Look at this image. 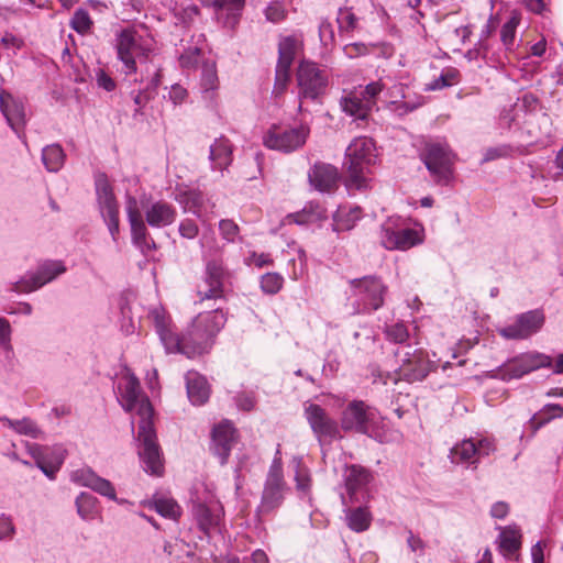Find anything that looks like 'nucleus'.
<instances>
[{
  "label": "nucleus",
  "instance_id": "20",
  "mask_svg": "<svg viewBox=\"0 0 563 563\" xmlns=\"http://www.w3.org/2000/svg\"><path fill=\"white\" fill-rule=\"evenodd\" d=\"M36 466L49 478L55 479L56 473L60 470L66 451L62 446H42L34 444L30 448Z\"/></svg>",
  "mask_w": 563,
  "mask_h": 563
},
{
  "label": "nucleus",
  "instance_id": "24",
  "mask_svg": "<svg viewBox=\"0 0 563 563\" xmlns=\"http://www.w3.org/2000/svg\"><path fill=\"white\" fill-rule=\"evenodd\" d=\"M0 110L9 126L19 134L25 126V108L22 100L13 97L10 92L0 91Z\"/></svg>",
  "mask_w": 563,
  "mask_h": 563
},
{
  "label": "nucleus",
  "instance_id": "53",
  "mask_svg": "<svg viewBox=\"0 0 563 563\" xmlns=\"http://www.w3.org/2000/svg\"><path fill=\"white\" fill-rule=\"evenodd\" d=\"M406 86L404 84H394L390 87L385 85V90L382 92V101L387 104V107L393 103L398 102L399 99L406 98Z\"/></svg>",
  "mask_w": 563,
  "mask_h": 563
},
{
  "label": "nucleus",
  "instance_id": "39",
  "mask_svg": "<svg viewBox=\"0 0 563 563\" xmlns=\"http://www.w3.org/2000/svg\"><path fill=\"white\" fill-rule=\"evenodd\" d=\"M500 549L506 554L516 553L521 547L520 529L514 525L503 528L499 534Z\"/></svg>",
  "mask_w": 563,
  "mask_h": 563
},
{
  "label": "nucleus",
  "instance_id": "56",
  "mask_svg": "<svg viewBox=\"0 0 563 563\" xmlns=\"http://www.w3.org/2000/svg\"><path fill=\"white\" fill-rule=\"evenodd\" d=\"M178 233L184 239L194 240L199 234V227L195 220L185 218L179 222Z\"/></svg>",
  "mask_w": 563,
  "mask_h": 563
},
{
  "label": "nucleus",
  "instance_id": "19",
  "mask_svg": "<svg viewBox=\"0 0 563 563\" xmlns=\"http://www.w3.org/2000/svg\"><path fill=\"white\" fill-rule=\"evenodd\" d=\"M297 51V40L294 36L282 37L278 43V60L275 70L274 92L283 93L290 80V68Z\"/></svg>",
  "mask_w": 563,
  "mask_h": 563
},
{
  "label": "nucleus",
  "instance_id": "3",
  "mask_svg": "<svg viewBox=\"0 0 563 563\" xmlns=\"http://www.w3.org/2000/svg\"><path fill=\"white\" fill-rule=\"evenodd\" d=\"M125 211L132 242L143 253L156 250V244L150 235L146 224L151 228L163 229L173 224L177 218V210L172 203L157 200L145 209V220H143L139 201L132 195L125 196Z\"/></svg>",
  "mask_w": 563,
  "mask_h": 563
},
{
  "label": "nucleus",
  "instance_id": "29",
  "mask_svg": "<svg viewBox=\"0 0 563 563\" xmlns=\"http://www.w3.org/2000/svg\"><path fill=\"white\" fill-rule=\"evenodd\" d=\"M222 511V506L219 504L207 505L200 501H195L191 508L192 516L199 529L206 534L219 528Z\"/></svg>",
  "mask_w": 563,
  "mask_h": 563
},
{
  "label": "nucleus",
  "instance_id": "32",
  "mask_svg": "<svg viewBox=\"0 0 563 563\" xmlns=\"http://www.w3.org/2000/svg\"><path fill=\"white\" fill-rule=\"evenodd\" d=\"M209 161L212 170L223 172L233 161V145L225 136H220L213 141L209 148Z\"/></svg>",
  "mask_w": 563,
  "mask_h": 563
},
{
  "label": "nucleus",
  "instance_id": "62",
  "mask_svg": "<svg viewBox=\"0 0 563 563\" xmlns=\"http://www.w3.org/2000/svg\"><path fill=\"white\" fill-rule=\"evenodd\" d=\"M343 51L349 58H356L367 55L369 53V47L364 43H351L345 45Z\"/></svg>",
  "mask_w": 563,
  "mask_h": 563
},
{
  "label": "nucleus",
  "instance_id": "40",
  "mask_svg": "<svg viewBox=\"0 0 563 563\" xmlns=\"http://www.w3.org/2000/svg\"><path fill=\"white\" fill-rule=\"evenodd\" d=\"M360 218L361 209L357 207L349 213H345L344 209H339L333 216L332 230L336 233L352 230Z\"/></svg>",
  "mask_w": 563,
  "mask_h": 563
},
{
  "label": "nucleus",
  "instance_id": "37",
  "mask_svg": "<svg viewBox=\"0 0 563 563\" xmlns=\"http://www.w3.org/2000/svg\"><path fill=\"white\" fill-rule=\"evenodd\" d=\"M372 521V516L366 507H356L347 509L346 523L347 527L355 532L366 531Z\"/></svg>",
  "mask_w": 563,
  "mask_h": 563
},
{
  "label": "nucleus",
  "instance_id": "51",
  "mask_svg": "<svg viewBox=\"0 0 563 563\" xmlns=\"http://www.w3.org/2000/svg\"><path fill=\"white\" fill-rule=\"evenodd\" d=\"M70 26L77 33H87L92 26V21L90 19L88 11L81 8L77 9L71 18Z\"/></svg>",
  "mask_w": 563,
  "mask_h": 563
},
{
  "label": "nucleus",
  "instance_id": "6",
  "mask_svg": "<svg viewBox=\"0 0 563 563\" xmlns=\"http://www.w3.org/2000/svg\"><path fill=\"white\" fill-rule=\"evenodd\" d=\"M114 48L118 60L121 62V71L125 78L137 75V63L140 68L146 65V62H153L152 40L143 36L133 29H123L115 34Z\"/></svg>",
  "mask_w": 563,
  "mask_h": 563
},
{
  "label": "nucleus",
  "instance_id": "18",
  "mask_svg": "<svg viewBox=\"0 0 563 563\" xmlns=\"http://www.w3.org/2000/svg\"><path fill=\"white\" fill-rule=\"evenodd\" d=\"M544 324L541 310H530L516 316L515 321L499 329V334L507 340H525L538 333Z\"/></svg>",
  "mask_w": 563,
  "mask_h": 563
},
{
  "label": "nucleus",
  "instance_id": "25",
  "mask_svg": "<svg viewBox=\"0 0 563 563\" xmlns=\"http://www.w3.org/2000/svg\"><path fill=\"white\" fill-rule=\"evenodd\" d=\"M310 185L321 192H330L338 187L339 173L331 164L317 162L308 172Z\"/></svg>",
  "mask_w": 563,
  "mask_h": 563
},
{
  "label": "nucleus",
  "instance_id": "43",
  "mask_svg": "<svg viewBox=\"0 0 563 563\" xmlns=\"http://www.w3.org/2000/svg\"><path fill=\"white\" fill-rule=\"evenodd\" d=\"M521 110L515 107L504 108L498 117L497 125L501 131H517L520 129Z\"/></svg>",
  "mask_w": 563,
  "mask_h": 563
},
{
  "label": "nucleus",
  "instance_id": "4",
  "mask_svg": "<svg viewBox=\"0 0 563 563\" xmlns=\"http://www.w3.org/2000/svg\"><path fill=\"white\" fill-rule=\"evenodd\" d=\"M340 430L364 434L379 443L391 441V433L383 417L363 400H352L343 408Z\"/></svg>",
  "mask_w": 563,
  "mask_h": 563
},
{
  "label": "nucleus",
  "instance_id": "58",
  "mask_svg": "<svg viewBox=\"0 0 563 563\" xmlns=\"http://www.w3.org/2000/svg\"><path fill=\"white\" fill-rule=\"evenodd\" d=\"M265 16L268 21L273 23H279L286 18V10L284 9L283 4L279 2H272L266 9H265Z\"/></svg>",
  "mask_w": 563,
  "mask_h": 563
},
{
  "label": "nucleus",
  "instance_id": "8",
  "mask_svg": "<svg viewBox=\"0 0 563 563\" xmlns=\"http://www.w3.org/2000/svg\"><path fill=\"white\" fill-rule=\"evenodd\" d=\"M310 135V126L306 122L297 125L273 124L263 135V144L274 151L289 154L300 150Z\"/></svg>",
  "mask_w": 563,
  "mask_h": 563
},
{
  "label": "nucleus",
  "instance_id": "1",
  "mask_svg": "<svg viewBox=\"0 0 563 563\" xmlns=\"http://www.w3.org/2000/svg\"><path fill=\"white\" fill-rule=\"evenodd\" d=\"M148 319L166 353H180L189 358L208 353L214 338L227 322L224 311L218 307L212 311L199 313L186 332L179 335L165 308H152L148 311Z\"/></svg>",
  "mask_w": 563,
  "mask_h": 563
},
{
  "label": "nucleus",
  "instance_id": "59",
  "mask_svg": "<svg viewBox=\"0 0 563 563\" xmlns=\"http://www.w3.org/2000/svg\"><path fill=\"white\" fill-rule=\"evenodd\" d=\"M319 36L320 41L324 46H328L334 42V30L333 25L329 20H322L319 24Z\"/></svg>",
  "mask_w": 563,
  "mask_h": 563
},
{
  "label": "nucleus",
  "instance_id": "45",
  "mask_svg": "<svg viewBox=\"0 0 563 563\" xmlns=\"http://www.w3.org/2000/svg\"><path fill=\"white\" fill-rule=\"evenodd\" d=\"M295 222L298 224H306L311 222H318L327 219V210L320 203H310L305 207L300 213H296Z\"/></svg>",
  "mask_w": 563,
  "mask_h": 563
},
{
  "label": "nucleus",
  "instance_id": "28",
  "mask_svg": "<svg viewBox=\"0 0 563 563\" xmlns=\"http://www.w3.org/2000/svg\"><path fill=\"white\" fill-rule=\"evenodd\" d=\"M286 483L265 482L260 505L255 514L260 520L275 512L284 503Z\"/></svg>",
  "mask_w": 563,
  "mask_h": 563
},
{
  "label": "nucleus",
  "instance_id": "9",
  "mask_svg": "<svg viewBox=\"0 0 563 563\" xmlns=\"http://www.w3.org/2000/svg\"><path fill=\"white\" fill-rule=\"evenodd\" d=\"M95 190L100 216L113 242H117L120 233V206L106 173L95 175Z\"/></svg>",
  "mask_w": 563,
  "mask_h": 563
},
{
  "label": "nucleus",
  "instance_id": "22",
  "mask_svg": "<svg viewBox=\"0 0 563 563\" xmlns=\"http://www.w3.org/2000/svg\"><path fill=\"white\" fill-rule=\"evenodd\" d=\"M71 482L85 486L111 500H117V493L113 484L99 476L91 467H81L70 475Z\"/></svg>",
  "mask_w": 563,
  "mask_h": 563
},
{
  "label": "nucleus",
  "instance_id": "60",
  "mask_svg": "<svg viewBox=\"0 0 563 563\" xmlns=\"http://www.w3.org/2000/svg\"><path fill=\"white\" fill-rule=\"evenodd\" d=\"M96 81L99 88L108 92L113 91L117 87L114 79L102 68L96 70Z\"/></svg>",
  "mask_w": 563,
  "mask_h": 563
},
{
  "label": "nucleus",
  "instance_id": "33",
  "mask_svg": "<svg viewBox=\"0 0 563 563\" xmlns=\"http://www.w3.org/2000/svg\"><path fill=\"white\" fill-rule=\"evenodd\" d=\"M187 395L195 406L206 404L210 397V389L207 379L197 372L189 371L186 376Z\"/></svg>",
  "mask_w": 563,
  "mask_h": 563
},
{
  "label": "nucleus",
  "instance_id": "30",
  "mask_svg": "<svg viewBox=\"0 0 563 563\" xmlns=\"http://www.w3.org/2000/svg\"><path fill=\"white\" fill-rule=\"evenodd\" d=\"M246 0H216L212 8L216 10L219 23L223 27L234 31L241 21Z\"/></svg>",
  "mask_w": 563,
  "mask_h": 563
},
{
  "label": "nucleus",
  "instance_id": "23",
  "mask_svg": "<svg viewBox=\"0 0 563 563\" xmlns=\"http://www.w3.org/2000/svg\"><path fill=\"white\" fill-rule=\"evenodd\" d=\"M235 433L236 430L228 421L219 423L212 430L210 450L219 457L222 465L228 462L232 446L235 443Z\"/></svg>",
  "mask_w": 563,
  "mask_h": 563
},
{
  "label": "nucleus",
  "instance_id": "64",
  "mask_svg": "<svg viewBox=\"0 0 563 563\" xmlns=\"http://www.w3.org/2000/svg\"><path fill=\"white\" fill-rule=\"evenodd\" d=\"M407 544L412 552H418L419 555L424 554L426 542L419 536L413 534L411 530L408 531Z\"/></svg>",
  "mask_w": 563,
  "mask_h": 563
},
{
  "label": "nucleus",
  "instance_id": "41",
  "mask_svg": "<svg viewBox=\"0 0 563 563\" xmlns=\"http://www.w3.org/2000/svg\"><path fill=\"white\" fill-rule=\"evenodd\" d=\"M342 108L345 113L354 117L356 120L366 121L372 108L360 96L344 98Z\"/></svg>",
  "mask_w": 563,
  "mask_h": 563
},
{
  "label": "nucleus",
  "instance_id": "47",
  "mask_svg": "<svg viewBox=\"0 0 563 563\" xmlns=\"http://www.w3.org/2000/svg\"><path fill=\"white\" fill-rule=\"evenodd\" d=\"M522 153L520 147H515L510 144H500L485 148L481 164H486L499 158L512 157L515 153Z\"/></svg>",
  "mask_w": 563,
  "mask_h": 563
},
{
  "label": "nucleus",
  "instance_id": "17",
  "mask_svg": "<svg viewBox=\"0 0 563 563\" xmlns=\"http://www.w3.org/2000/svg\"><path fill=\"white\" fill-rule=\"evenodd\" d=\"M495 450L496 445L493 439L482 438L475 440L470 438L456 443L451 449L450 459L452 463L466 464L476 468L481 459L488 456Z\"/></svg>",
  "mask_w": 563,
  "mask_h": 563
},
{
  "label": "nucleus",
  "instance_id": "34",
  "mask_svg": "<svg viewBox=\"0 0 563 563\" xmlns=\"http://www.w3.org/2000/svg\"><path fill=\"white\" fill-rule=\"evenodd\" d=\"M218 85L219 80L216 66L212 64H205L201 71L200 89L202 98L209 106H211L214 101Z\"/></svg>",
  "mask_w": 563,
  "mask_h": 563
},
{
  "label": "nucleus",
  "instance_id": "63",
  "mask_svg": "<svg viewBox=\"0 0 563 563\" xmlns=\"http://www.w3.org/2000/svg\"><path fill=\"white\" fill-rule=\"evenodd\" d=\"M246 264L254 265L258 268H262L265 266L273 265V260L271 258L269 254H265V253L258 254L256 252H253L246 258Z\"/></svg>",
  "mask_w": 563,
  "mask_h": 563
},
{
  "label": "nucleus",
  "instance_id": "55",
  "mask_svg": "<svg viewBox=\"0 0 563 563\" xmlns=\"http://www.w3.org/2000/svg\"><path fill=\"white\" fill-rule=\"evenodd\" d=\"M219 231L223 240L234 243L239 239L240 228L231 219H222L219 222Z\"/></svg>",
  "mask_w": 563,
  "mask_h": 563
},
{
  "label": "nucleus",
  "instance_id": "54",
  "mask_svg": "<svg viewBox=\"0 0 563 563\" xmlns=\"http://www.w3.org/2000/svg\"><path fill=\"white\" fill-rule=\"evenodd\" d=\"M341 32H351L357 25V18L350 8H340L336 18Z\"/></svg>",
  "mask_w": 563,
  "mask_h": 563
},
{
  "label": "nucleus",
  "instance_id": "31",
  "mask_svg": "<svg viewBox=\"0 0 563 563\" xmlns=\"http://www.w3.org/2000/svg\"><path fill=\"white\" fill-rule=\"evenodd\" d=\"M175 200L183 207L185 212H190L198 219L203 220L207 212V203L209 199L201 190H178Z\"/></svg>",
  "mask_w": 563,
  "mask_h": 563
},
{
  "label": "nucleus",
  "instance_id": "61",
  "mask_svg": "<svg viewBox=\"0 0 563 563\" xmlns=\"http://www.w3.org/2000/svg\"><path fill=\"white\" fill-rule=\"evenodd\" d=\"M265 482L286 483L284 479L282 461L279 457H275L273 460Z\"/></svg>",
  "mask_w": 563,
  "mask_h": 563
},
{
  "label": "nucleus",
  "instance_id": "57",
  "mask_svg": "<svg viewBox=\"0 0 563 563\" xmlns=\"http://www.w3.org/2000/svg\"><path fill=\"white\" fill-rule=\"evenodd\" d=\"M130 96L135 104L133 118L136 119L139 115H143V109L153 99H151L141 88L133 89L130 92Z\"/></svg>",
  "mask_w": 563,
  "mask_h": 563
},
{
  "label": "nucleus",
  "instance_id": "35",
  "mask_svg": "<svg viewBox=\"0 0 563 563\" xmlns=\"http://www.w3.org/2000/svg\"><path fill=\"white\" fill-rule=\"evenodd\" d=\"M563 417V406L559 404H547L529 420L533 433L556 418Z\"/></svg>",
  "mask_w": 563,
  "mask_h": 563
},
{
  "label": "nucleus",
  "instance_id": "38",
  "mask_svg": "<svg viewBox=\"0 0 563 563\" xmlns=\"http://www.w3.org/2000/svg\"><path fill=\"white\" fill-rule=\"evenodd\" d=\"M0 422H3L4 426L14 430L16 433L27 435L33 439H38L42 434V430L30 418L12 420V419L3 416V417H0Z\"/></svg>",
  "mask_w": 563,
  "mask_h": 563
},
{
  "label": "nucleus",
  "instance_id": "50",
  "mask_svg": "<svg viewBox=\"0 0 563 563\" xmlns=\"http://www.w3.org/2000/svg\"><path fill=\"white\" fill-rule=\"evenodd\" d=\"M385 334L388 341L397 344H402L409 339L408 327L404 322H396L387 325Z\"/></svg>",
  "mask_w": 563,
  "mask_h": 563
},
{
  "label": "nucleus",
  "instance_id": "48",
  "mask_svg": "<svg viewBox=\"0 0 563 563\" xmlns=\"http://www.w3.org/2000/svg\"><path fill=\"white\" fill-rule=\"evenodd\" d=\"M384 90L385 82L383 80L372 81L360 91V97L373 109L377 100H382V92Z\"/></svg>",
  "mask_w": 563,
  "mask_h": 563
},
{
  "label": "nucleus",
  "instance_id": "52",
  "mask_svg": "<svg viewBox=\"0 0 563 563\" xmlns=\"http://www.w3.org/2000/svg\"><path fill=\"white\" fill-rule=\"evenodd\" d=\"M519 24L517 16H511L500 30V38L507 49H511L516 40V29Z\"/></svg>",
  "mask_w": 563,
  "mask_h": 563
},
{
  "label": "nucleus",
  "instance_id": "21",
  "mask_svg": "<svg viewBox=\"0 0 563 563\" xmlns=\"http://www.w3.org/2000/svg\"><path fill=\"white\" fill-rule=\"evenodd\" d=\"M224 267L219 261H209L206 265L203 284L198 289L201 300L223 297Z\"/></svg>",
  "mask_w": 563,
  "mask_h": 563
},
{
  "label": "nucleus",
  "instance_id": "12",
  "mask_svg": "<svg viewBox=\"0 0 563 563\" xmlns=\"http://www.w3.org/2000/svg\"><path fill=\"white\" fill-rule=\"evenodd\" d=\"M297 81L299 88V111H302L303 100L321 102L327 92L329 77L324 69H321L316 63L302 60L297 70Z\"/></svg>",
  "mask_w": 563,
  "mask_h": 563
},
{
  "label": "nucleus",
  "instance_id": "2",
  "mask_svg": "<svg viewBox=\"0 0 563 563\" xmlns=\"http://www.w3.org/2000/svg\"><path fill=\"white\" fill-rule=\"evenodd\" d=\"M115 393L122 408L126 412L135 411L139 416L136 441L144 471L152 475H162V453L153 424L154 409L139 378L130 372L122 375L117 383Z\"/></svg>",
  "mask_w": 563,
  "mask_h": 563
},
{
  "label": "nucleus",
  "instance_id": "16",
  "mask_svg": "<svg viewBox=\"0 0 563 563\" xmlns=\"http://www.w3.org/2000/svg\"><path fill=\"white\" fill-rule=\"evenodd\" d=\"M303 415L320 445L341 438L339 422L320 405L306 404Z\"/></svg>",
  "mask_w": 563,
  "mask_h": 563
},
{
  "label": "nucleus",
  "instance_id": "42",
  "mask_svg": "<svg viewBox=\"0 0 563 563\" xmlns=\"http://www.w3.org/2000/svg\"><path fill=\"white\" fill-rule=\"evenodd\" d=\"M151 504L153 509L165 518L177 519L181 515L180 506L173 498L155 496Z\"/></svg>",
  "mask_w": 563,
  "mask_h": 563
},
{
  "label": "nucleus",
  "instance_id": "27",
  "mask_svg": "<svg viewBox=\"0 0 563 563\" xmlns=\"http://www.w3.org/2000/svg\"><path fill=\"white\" fill-rule=\"evenodd\" d=\"M343 477L346 493L352 501H358L357 494L365 492L373 481L371 471L357 464L346 465Z\"/></svg>",
  "mask_w": 563,
  "mask_h": 563
},
{
  "label": "nucleus",
  "instance_id": "7",
  "mask_svg": "<svg viewBox=\"0 0 563 563\" xmlns=\"http://www.w3.org/2000/svg\"><path fill=\"white\" fill-rule=\"evenodd\" d=\"M349 301L354 313H371L384 306L387 285L376 275H367L349 282Z\"/></svg>",
  "mask_w": 563,
  "mask_h": 563
},
{
  "label": "nucleus",
  "instance_id": "36",
  "mask_svg": "<svg viewBox=\"0 0 563 563\" xmlns=\"http://www.w3.org/2000/svg\"><path fill=\"white\" fill-rule=\"evenodd\" d=\"M65 158V152L57 143L47 145L42 150V162L49 173H57L64 166Z\"/></svg>",
  "mask_w": 563,
  "mask_h": 563
},
{
  "label": "nucleus",
  "instance_id": "11",
  "mask_svg": "<svg viewBox=\"0 0 563 563\" xmlns=\"http://www.w3.org/2000/svg\"><path fill=\"white\" fill-rule=\"evenodd\" d=\"M551 366V356L539 352H528L508 360L496 369L490 371L488 376L509 382L511 379H519L539 368H549Z\"/></svg>",
  "mask_w": 563,
  "mask_h": 563
},
{
  "label": "nucleus",
  "instance_id": "46",
  "mask_svg": "<svg viewBox=\"0 0 563 563\" xmlns=\"http://www.w3.org/2000/svg\"><path fill=\"white\" fill-rule=\"evenodd\" d=\"M461 74L454 67H449L442 70L441 75L433 81L428 84L427 90L434 91L441 90L460 82Z\"/></svg>",
  "mask_w": 563,
  "mask_h": 563
},
{
  "label": "nucleus",
  "instance_id": "15",
  "mask_svg": "<svg viewBox=\"0 0 563 563\" xmlns=\"http://www.w3.org/2000/svg\"><path fill=\"white\" fill-rule=\"evenodd\" d=\"M421 159L437 183H449L454 154L446 144L428 143L421 153Z\"/></svg>",
  "mask_w": 563,
  "mask_h": 563
},
{
  "label": "nucleus",
  "instance_id": "44",
  "mask_svg": "<svg viewBox=\"0 0 563 563\" xmlns=\"http://www.w3.org/2000/svg\"><path fill=\"white\" fill-rule=\"evenodd\" d=\"M97 503L98 499L93 495L81 492L75 500L80 518L84 520L92 519L97 512Z\"/></svg>",
  "mask_w": 563,
  "mask_h": 563
},
{
  "label": "nucleus",
  "instance_id": "14",
  "mask_svg": "<svg viewBox=\"0 0 563 563\" xmlns=\"http://www.w3.org/2000/svg\"><path fill=\"white\" fill-rule=\"evenodd\" d=\"M66 271L67 268L63 261L45 260L38 264L36 272H29L19 280L11 283L10 291L18 294L34 291L53 282L66 273Z\"/></svg>",
  "mask_w": 563,
  "mask_h": 563
},
{
  "label": "nucleus",
  "instance_id": "5",
  "mask_svg": "<svg viewBox=\"0 0 563 563\" xmlns=\"http://www.w3.org/2000/svg\"><path fill=\"white\" fill-rule=\"evenodd\" d=\"M376 158L375 143L371 137L361 136L351 142L344 159L347 189L364 190L369 187L371 178L367 173L376 163Z\"/></svg>",
  "mask_w": 563,
  "mask_h": 563
},
{
  "label": "nucleus",
  "instance_id": "26",
  "mask_svg": "<svg viewBox=\"0 0 563 563\" xmlns=\"http://www.w3.org/2000/svg\"><path fill=\"white\" fill-rule=\"evenodd\" d=\"M130 79L134 84H140V87L151 99H155L158 95V88L163 81V68L156 60L146 62L142 68H137V75L132 76Z\"/></svg>",
  "mask_w": 563,
  "mask_h": 563
},
{
  "label": "nucleus",
  "instance_id": "13",
  "mask_svg": "<svg viewBox=\"0 0 563 563\" xmlns=\"http://www.w3.org/2000/svg\"><path fill=\"white\" fill-rule=\"evenodd\" d=\"M380 241L387 250H408L422 242L420 231L405 224L400 218H388L380 228Z\"/></svg>",
  "mask_w": 563,
  "mask_h": 563
},
{
  "label": "nucleus",
  "instance_id": "49",
  "mask_svg": "<svg viewBox=\"0 0 563 563\" xmlns=\"http://www.w3.org/2000/svg\"><path fill=\"white\" fill-rule=\"evenodd\" d=\"M284 284V278L277 273H266L261 277V289L267 295L277 294Z\"/></svg>",
  "mask_w": 563,
  "mask_h": 563
},
{
  "label": "nucleus",
  "instance_id": "10",
  "mask_svg": "<svg viewBox=\"0 0 563 563\" xmlns=\"http://www.w3.org/2000/svg\"><path fill=\"white\" fill-rule=\"evenodd\" d=\"M437 367L435 362L429 360L427 352L415 350L412 353H405L400 366L394 373H379L377 377L383 380L384 384H386L387 380H393L394 383L398 380L416 383L423 380L431 372L435 371Z\"/></svg>",
  "mask_w": 563,
  "mask_h": 563
}]
</instances>
